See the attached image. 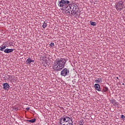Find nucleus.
<instances>
[{
  "label": "nucleus",
  "instance_id": "f257e3e1",
  "mask_svg": "<svg viewBox=\"0 0 125 125\" xmlns=\"http://www.w3.org/2000/svg\"><path fill=\"white\" fill-rule=\"evenodd\" d=\"M67 61L64 58L57 59H56L52 66L53 70L55 71H62L63 68H65Z\"/></svg>",
  "mask_w": 125,
  "mask_h": 125
},
{
  "label": "nucleus",
  "instance_id": "f03ea898",
  "mask_svg": "<svg viewBox=\"0 0 125 125\" xmlns=\"http://www.w3.org/2000/svg\"><path fill=\"white\" fill-rule=\"evenodd\" d=\"M59 124V125H73V119L68 116H64L60 118Z\"/></svg>",
  "mask_w": 125,
  "mask_h": 125
},
{
  "label": "nucleus",
  "instance_id": "7ed1b4c3",
  "mask_svg": "<svg viewBox=\"0 0 125 125\" xmlns=\"http://www.w3.org/2000/svg\"><path fill=\"white\" fill-rule=\"evenodd\" d=\"M70 9L72 10L71 13V15H76L77 14L78 11H77V6H76V4L71 3L66 7L65 10L68 14H70Z\"/></svg>",
  "mask_w": 125,
  "mask_h": 125
},
{
  "label": "nucleus",
  "instance_id": "20e7f679",
  "mask_svg": "<svg viewBox=\"0 0 125 125\" xmlns=\"http://www.w3.org/2000/svg\"><path fill=\"white\" fill-rule=\"evenodd\" d=\"M115 7L117 11H121L125 7V1L123 0L119 1L116 4Z\"/></svg>",
  "mask_w": 125,
  "mask_h": 125
},
{
  "label": "nucleus",
  "instance_id": "39448f33",
  "mask_svg": "<svg viewBox=\"0 0 125 125\" xmlns=\"http://www.w3.org/2000/svg\"><path fill=\"white\" fill-rule=\"evenodd\" d=\"M69 3H70V1L68 0H61L58 2V6L59 7H63V6L66 4H69Z\"/></svg>",
  "mask_w": 125,
  "mask_h": 125
},
{
  "label": "nucleus",
  "instance_id": "423d86ee",
  "mask_svg": "<svg viewBox=\"0 0 125 125\" xmlns=\"http://www.w3.org/2000/svg\"><path fill=\"white\" fill-rule=\"evenodd\" d=\"M69 69L67 68H64L61 72V76L63 77H66V76H68V74H69Z\"/></svg>",
  "mask_w": 125,
  "mask_h": 125
},
{
  "label": "nucleus",
  "instance_id": "0eeeda50",
  "mask_svg": "<svg viewBox=\"0 0 125 125\" xmlns=\"http://www.w3.org/2000/svg\"><path fill=\"white\" fill-rule=\"evenodd\" d=\"M3 89H5V90H8L9 89V84L7 83H3L2 84Z\"/></svg>",
  "mask_w": 125,
  "mask_h": 125
},
{
  "label": "nucleus",
  "instance_id": "6e6552de",
  "mask_svg": "<svg viewBox=\"0 0 125 125\" xmlns=\"http://www.w3.org/2000/svg\"><path fill=\"white\" fill-rule=\"evenodd\" d=\"M13 51H14V49H5L4 50V52H5V53H11V52H13Z\"/></svg>",
  "mask_w": 125,
  "mask_h": 125
},
{
  "label": "nucleus",
  "instance_id": "1a4fd4ad",
  "mask_svg": "<svg viewBox=\"0 0 125 125\" xmlns=\"http://www.w3.org/2000/svg\"><path fill=\"white\" fill-rule=\"evenodd\" d=\"M94 87L96 90L98 91H101V89L100 88V85L99 84H95Z\"/></svg>",
  "mask_w": 125,
  "mask_h": 125
},
{
  "label": "nucleus",
  "instance_id": "9d476101",
  "mask_svg": "<svg viewBox=\"0 0 125 125\" xmlns=\"http://www.w3.org/2000/svg\"><path fill=\"white\" fill-rule=\"evenodd\" d=\"M103 80L101 78H97L96 80H95V83H96V84H99V83H102Z\"/></svg>",
  "mask_w": 125,
  "mask_h": 125
},
{
  "label": "nucleus",
  "instance_id": "9b49d317",
  "mask_svg": "<svg viewBox=\"0 0 125 125\" xmlns=\"http://www.w3.org/2000/svg\"><path fill=\"white\" fill-rule=\"evenodd\" d=\"M26 62L27 65H29V64H31V62H33V63H34L35 62V61L32 60V59H31V58H29L26 60Z\"/></svg>",
  "mask_w": 125,
  "mask_h": 125
},
{
  "label": "nucleus",
  "instance_id": "f8f14e48",
  "mask_svg": "<svg viewBox=\"0 0 125 125\" xmlns=\"http://www.w3.org/2000/svg\"><path fill=\"white\" fill-rule=\"evenodd\" d=\"M5 48H6V46L3 44L0 47V51H3V50L5 49Z\"/></svg>",
  "mask_w": 125,
  "mask_h": 125
},
{
  "label": "nucleus",
  "instance_id": "ddd939ff",
  "mask_svg": "<svg viewBox=\"0 0 125 125\" xmlns=\"http://www.w3.org/2000/svg\"><path fill=\"white\" fill-rule=\"evenodd\" d=\"M47 26V21H45L43 23V25H42V27L43 29H45L46 27Z\"/></svg>",
  "mask_w": 125,
  "mask_h": 125
},
{
  "label": "nucleus",
  "instance_id": "4468645a",
  "mask_svg": "<svg viewBox=\"0 0 125 125\" xmlns=\"http://www.w3.org/2000/svg\"><path fill=\"white\" fill-rule=\"evenodd\" d=\"M36 118H33L31 120H27V122H28L29 123H36Z\"/></svg>",
  "mask_w": 125,
  "mask_h": 125
},
{
  "label": "nucleus",
  "instance_id": "2eb2a0df",
  "mask_svg": "<svg viewBox=\"0 0 125 125\" xmlns=\"http://www.w3.org/2000/svg\"><path fill=\"white\" fill-rule=\"evenodd\" d=\"M8 80L10 81V82H12V81H13V80H14V75H9Z\"/></svg>",
  "mask_w": 125,
  "mask_h": 125
},
{
  "label": "nucleus",
  "instance_id": "dca6fc26",
  "mask_svg": "<svg viewBox=\"0 0 125 125\" xmlns=\"http://www.w3.org/2000/svg\"><path fill=\"white\" fill-rule=\"evenodd\" d=\"M102 92H106L108 91V87H103Z\"/></svg>",
  "mask_w": 125,
  "mask_h": 125
},
{
  "label": "nucleus",
  "instance_id": "f3484780",
  "mask_svg": "<svg viewBox=\"0 0 125 125\" xmlns=\"http://www.w3.org/2000/svg\"><path fill=\"white\" fill-rule=\"evenodd\" d=\"M90 23L92 26H96V23L95 21H90Z\"/></svg>",
  "mask_w": 125,
  "mask_h": 125
},
{
  "label": "nucleus",
  "instance_id": "a211bd4d",
  "mask_svg": "<svg viewBox=\"0 0 125 125\" xmlns=\"http://www.w3.org/2000/svg\"><path fill=\"white\" fill-rule=\"evenodd\" d=\"M79 125H83V120H80V121H79Z\"/></svg>",
  "mask_w": 125,
  "mask_h": 125
},
{
  "label": "nucleus",
  "instance_id": "6ab92c4d",
  "mask_svg": "<svg viewBox=\"0 0 125 125\" xmlns=\"http://www.w3.org/2000/svg\"><path fill=\"white\" fill-rule=\"evenodd\" d=\"M50 46H51L52 47H53V46H54V43L53 42H51V43L50 44Z\"/></svg>",
  "mask_w": 125,
  "mask_h": 125
},
{
  "label": "nucleus",
  "instance_id": "aec40b11",
  "mask_svg": "<svg viewBox=\"0 0 125 125\" xmlns=\"http://www.w3.org/2000/svg\"><path fill=\"white\" fill-rule=\"evenodd\" d=\"M125 115H121V118L122 119H125Z\"/></svg>",
  "mask_w": 125,
  "mask_h": 125
},
{
  "label": "nucleus",
  "instance_id": "412c9836",
  "mask_svg": "<svg viewBox=\"0 0 125 125\" xmlns=\"http://www.w3.org/2000/svg\"><path fill=\"white\" fill-rule=\"evenodd\" d=\"M26 109L28 111V110H30V107H27Z\"/></svg>",
  "mask_w": 125,
  "mask_h": 125
},
{
  "label": "nucleus",
  "instance_id": "4be33fe9",
  "mask_svg": "<svg viewBox=\"0 0 125 125\" xmlns=\"http://www.w3.org/2000/svg\"><path fill=\"white\" fill-rule=\"evenodd\" d=\"M117 80H119V77H116Z\"/></svg>",
  "mask_w": 125,
  "mask_h": 125
},
{
  "label": "nucleus",
  "instance_id": "5701e85b",
  "mask_svg": "<svg viewBox=\"0 0 125 125\" xmlns=\"http://www.w3.org/2000/svg\"><path fill=\"white\" fill-rule=\"evenodd\" d=\"M113 102H115V100H113Z\"/></svg>",
  "mask_w": 125,
  "mask_h": 125
}]
</instances>
